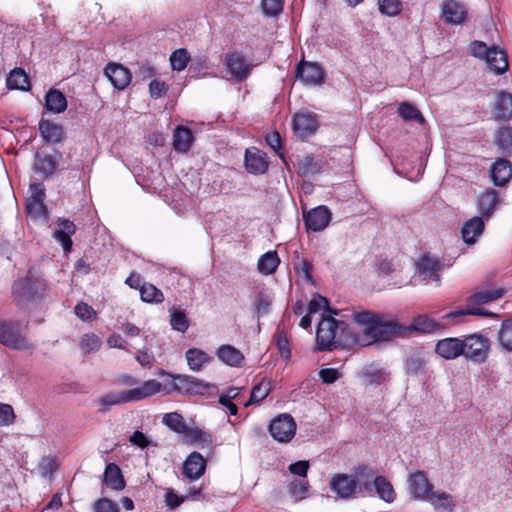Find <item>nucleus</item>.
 <instances>
[{
	"label": "nucleus",
	"mask_w": 512,
	"mask_h": 512,
	"mask_svg": "<svg viewBox=\"0 0 512 512\" xmlns=\"http://www.w3.org/2000/svg\"><path fill=\"white\" fill-rule=\"evenodd\" d=\"M374 469L360 466L354 475L336 474L331 477L329 486L333 493L341 499L355 498L358 495H371V480Z\"/></svg>",
	"instance_id": "f257e3e1"
},
{
	"label": "nucleus",
	"mask_w": 512,
	"mask_h": 512,
	"mask_svg": "<svg viewBox=\"0 0 512 512\" xmlns=\"http://www.w3.org/2000/svg\"><path fill=\"white\" fill-rule=\"evenodd\" d=\"M358 337L347 323L332 316H323L316 331V345L319 351H331L340 345L357 343Z\"/></svg>",
	"instance_id": "f03ea898"
},
{
	"label": "nucleus",
	"mask_w": 512,
	"mask_h": 512,
	"mask_svg": "<svg viewBox=\"0 0 512 512\" xmlns=\"http://www.w3.org/2000/svg\"><path fill=\"white\" fill-rule=\"evenodd\" d=\"M161 388L162 384L158 380L150 379L128 390L105 393L98 399V403L104 409H108L115 405L138 402L157 394Z\"/></svg>",
	"instance_id": "7ed1b4c3"
},
{
	"label": "nucleus",
	"mask_w": 512,
	"mask_h": 512,
	"mask_svg": "<svg viewBox=\"0 0 512 512\" xmlns=\"http://www.w3.org/2000/svg\"><path fill=\"white\" fill-rule=\"evenodd\" d=\"M45 289L41 275L30 269L26 276L16 280L13 284V295L18 301L25 302L40 295Z\"/></svg>",
	"instance_id": "20e7f679"
},
{
	"label": "nucleus",
	"mask_w": 512,
	"mask_h": 512,
	"mask_svg": "<svg viewBox=\"0 0 512 512\" xmlns=\"http://www.w3.org/2000/svg\"><path fill=\"white\" fill-rule=\"evenodd\" d=\"M0 343L14 350H33L34 346L20 333L17 322L0 321Z\"/></svg>",
	"instance_id": "39448f33"
},
{
	"label": "nucleus",
	"mask_w": 512,
	"mask_h": 512,
	"mask_svg": "<svg viewBox=\"0 0 512 512\" xmlns=\"http://www.w3.org/2000/svg\"><path fill=\"white\" fill-rule=\"evenodd\" d=\"M429 353L422 347L411 349L404 359L405 374L412 376H426L428 373Z\"/></svg>",
	"instance_id": "423d86ee"
},
{
	"label": "nucleus",
	"mask_w": 512,
	"mask_h": 512,
	"mask_svg": "<svg viewBox=\"0 0 512 512\" xmlns=\"http://www.w3.org/2000/svg\"><path fill=\"white\" fill-rule=\"evenodd\" d=\"M270 435L278 442H289L295 435L296 423L291 415L281 414L269 425Z\"/></svg>",
	"instance_id": "0eeeda50"
},
{
	"label": "nucleus",
	"mask_w": 512,
	"mask_h": 512,
	"mask_svg": "<svg viewBox=\"0 0 512 512\" xmlns=\"http://www.w3.org/2000/svg\"><path fill=\"white\" fill-rule=\"evenodd\" d=\"M463 355L475 362H484L487 358L489 343L486 338L480 335H471L463 340Z\"/></svg>",
	"instance_id": "6e6552de"
},
{
	"label": "nucleus",
	"mask_w": 512,
	"mask_h": 512,
	"mask_svg": "<svg viewBox=\"0 0 512 512\" xmlns=\"http://www.w3.org/2000/svg\"><path fill=\"white\" fill-rule=\"evenodd\" d=\"M501 205L499 192L492 188H486L476 196L475 206L480 217L489 220Z\"/></svg>",
	"instance_id": "1a4fd4ad"
},
{
	"label": "nucleus",
	"mask_w": 512,
	"mask_h": 512,
	"mask_svg": "<svg viewBox=\"0 0 512 512\" xmlns=\"http://www.w3.org/2000/svg\"><path fill=\"white\" fill-rule=\"evenodd\" d=\"M404 327L394 321L383 322L380 317L377 318L373 327L368 328L366 339L369 343L376 341H388L392 337L401 334Z\"/></svg>",
	"instance_id": "9d476101"
},
{
	"label": "nucleus",
	"mask_w": 512,
	"mask_h": 512,
	"mask_svg": "<svg viewBox=\"0 0 512 512\" xmlns=\"http://www.w3.org/2000/svg\"><path fill=\"white\" fill-rule=\"evenodd\" d=\"M224 63L231 79L243 81L250 75L252 65H250L245 56L239 52L227 53Z\"/></svg>",
	"instance_id": "9b49d317"
},
{
	"label": "nucleus",
	"mask_w": 512,
	"mask_h": 512,
	"mask_svg": "<svg viewBox=\"0 0 512 512\" xmlns=\"http://www.w3.org/2000/svg\"><path fill=\"white\" fill-rule=\"evenodd\" d=\"M408 490L412 498L416 500H427L428 495L433 489V485L423 471L411 472L408 476Z\"/></svg>",
	"instance_id": "f8f14e48"
},
{
	"label": "nucleus",
	"mask_w": 512,
	"mask_h": 512,
	"mask_svg": "<svg viewBox=\"0 0 512 512\" xmlns=\"http://www.w3.org/2000/svg\"><path fill=\"white\" fill-rule=\"evenodd\" d=\"M491 182L496 187H505L512 179V163L506 158H497L488 172Z\"/></svg>",
	"instance_id": "ddd939ff"
},
{
	"label": "nucleus",
	"mask_w": 512,
	"mask_h": 512,
	"mask_svg": "<svg viewBox=\"0 0 512 512\" xmlns=\"http://www.w3.org/2000/svg\"><path fill=\"white\" fill-rule=\"evenodd\" d=\"M209 385L204 381L189 375L173 376V388L180 393L189 395L203 394Z\"/></svg>",
	"instance_id": "4468645a"
},
{
	"label": "nucleus",
	"mask_w": 512,
	"mask_h": 512,
	"mask_svg": "<svg viewBox=\"0 0 512 512\" xmlns=\"http://www.w3.org/2000/svg\"><path fill=\"white\" fill-rule=\"evenodd\" d=\"M303 220L308 230L319 232L324 230L331 221V212L325 206H318L303 214Z\"/></svg>",
	"instance_id": "2eb2a0df"
},
{
	"label": "nucleus",
	"mask_w": 512,
	"mask_h": 512,
	"mask_svg": "<svg viewBox=\"0 0 512 512\" xmlns=\"http://www.w3.org/2000/svg\"><path fill=\"white\" fill-rule=\"evenodd\" d=\"M419 275L427 281H434L437 285L440 283L439 272L443 268L442 262L435 257L423 255L416 263Z\"/></svg>",
	"instance_id": "dca6fc26"
},
{
	"label": "nucleus",
	"mask_w": 512,
	"mask_h": 512,
	"mask_svg": "<svg viewBox=\"0 0 512 512\" xmlns=\"http://www.w3.org/2000/svg\"><path fill=\"white\" fill-rule=\"evenodd\" d=\"M467 16L465 5L456 0H446L441 6V17L451 25L462 24Z\"/></svg>",
	"instance_id": "f3484780"
},
{
	"label": "nucleus",
	"mask_w": 512,
	"mask_h": 512,
	"mask_svg": "<svg viewBox=\"0 0 512 512\" xmlns=\"http://www.w3.org/2000/svg\"><path fill=\"white\" fill-rule=\"evenodd\" d=\"M297 77L308 85H318L324 81V70L317 63L301 62L297 66Z\"/></svg>",
	"instance_id": "a211bd4d"
},
{
	"label": "nucleus",
	"mask_w": 512,
	"mask_h": 512,
	"mask_svg": "<svg viewBox=\"0 0 512 512\" xmlns=\"http://www.w3.org/2000/svg\"><path fill=\"white\" fill-rule=\"evenodd\" d=\"M105 76L111 84L118 90L125 89L131 82V73L129 69L121 64L109 63L104 69Z\"/></svg>",
	"instance_id": "6ab92c4d"
},
{
	"label": "nucleus",
	"mask_w": 512,
	"mask_h": 512,
	"mask_svg": "<svg viewBox=\"0 0 512 512\" xmlns=\"http://www.w3.org/2000/svg\"><path fill=\"white\" fill-rule=\"evenodd\" d=\"M485 221L487 220L480 216H474L463 224L461 235L466 244L472 245L478 241L484 232Z\"/></svg>",
	"instance_id": "aec40b11"
},
{
	"label": "nucleus",
	"mask_w": 512,
	"mask_h": 512,
	"mask_svg": "<svg viewBox=\"0 0 512 512\" xmlns=\"http://www.w3.org/2000/svg\"><path fill=\"white\" fill-rule=\"evenodd\" d=\"M245 167L247 171L252 174L265 173L268 169L266 154L255 147L246 149Z\"/></svg>",
	"instance_id": "412c9836"
},
{
	"label": "nucleus",
	"mask_w": 512,
	"mask_h": 512,
	"mask_svg": "<svg viewBox=\"0 0 512 512\" xmlns=\"http://www.w3.org/2000/svg\"><path fill=\"white\" fill-rule=\"evenodd\" d=\"M206 469V460L198 452H192L184 461L183 475L190 481L200 478Z\"/></svg>",
	"instance_id": "4be33fe9"
},
{
	"label": "nucleus",
	"mask_w": 512,
	"mask_h": 512,
	"mask_svg": "<svg viewBox=\"0 0 512 512\" xmlns=\"http://www.w3.org/2000/svg\"><path fill=\"white\" fill-rule=\"evenodd\" d=\"M292 126L294 132L304 138L317 129V120L310 113H296L292 119Z\"/></svg>",
	"instance_id": "5701e85b"
},
{
	"label": "nucleus",
	"mask_w": 512,
	"mask_h": 512,
	"mask_svg": "<svg viewBox=\"0 0 512 512\" xmlns=\"http://www.w3.org/2000/svg\"><path fill=\"white\" fill-rule=\"evenodd\" d=\"M463 340L458 338H445L437 342L435 351L445 359H455L463 355Z\"/></svg>",
	"instance_id": "b1692460"
},
{
	"label": "nucleus",
	"mask_w": 512,
	"mask_h": 512,
	"mask_svg": "<svg viewBox=\"0 0 512 512\" xmlns=\"http://www.w3.org/2000/svg\"><path fill=\"white\" fill-rule=\"evenodd\" d=\"M485 62L489 70L496 75L505 73L509 67L507 54L495 45L490 47V53Z\"/></svg>",
	"instance_id": "393cba45"
},
{
	"label": "nucleus",
	"mask_w": 512,
	"mask_h": 512,
	"mask_svg": "<svg viewBox=\"0 0 512 512\" xmlns=\"http://www.w3.org/2000/svg\"><path fill=\"white\" fill-rule=\"evenodd\" d=\"M58 229H56L53 233V237L61 243L65 252H69L72 248V240L71 236L76 231L75 224L63 218H58L57 220Z\"/></svg>",
	"instance_id": "a878e982"
},
{
	"label": "nucleus",
	"mask_w": 512,
	"mask_h": 512,
	"mask_svg": "<svg viewBox=\"0 0 512 512\" xmlns=\"http://www.w3.org/2000/svg\"><path fill=\"white\" fill-rule=\"evenodd\" d=\"M375 490L378 497L386 503H392L396 499V492L391 482L384 476L376 475L371 480V492Z\"/></svg>",
	"instance_id": "bb28decb"
},
{
	"label": "nucleus",
	"mask_w": 512,
	"mask_h": 512,
	"mask_svg": "<svg viewBox=\"0 0 512 512\" xmlns=\"http://www.w3.org/2000/svg\"><path fill=\"white\" fill-rule=\"evenodd\" d=\"M493 113L496 119L507 121L512 118L511 93L506 91H500L497 93Z\"/></svg>",
	"instance_id": "cd10ccee"
},
{
	"label": "nucleus",
	"mask_w": 512,
	"mask_h": 512,
	"mask_svg": "<svg viewBox=\"0 0 512 512\" xmlns=\"http://www.w3.org/2000/svg\"><path fill=\"white\" fill-rule=\"evenodd\" d=\"M218 358L229 366L238 367L244 360L242 352L232 345H222L216 352Z\"/></svg>",
	"instance_id": "c85d7f7f"
},
{
	"label": "nucleus",
	"mask_w": 512,
	"mask_h": 512,
	"mask_svg": "<svg viewBox=\"0 0 512 512\" xmlns=\"http://www.w3.org/2000/svg\"><path fill=\"white\" fill-rule=\"evenodd\" d=\"M436 510H443L445 512L453 511L455 507L453 497L444 491H431L427 500Z\"/></svg>",
	"instance_id": "c756f323"
},
{
	"label": "nucleus",
	"mask_w": 512,
	"mask_h": 512,
	"mask_svg": "<svg viewBox=\"0 0 512 512\" xmlns=\"http://www.w3.org/2000/svg\"><path fill=\"white\" fill-rule=\"evenodd\" d=\"M104 483L106 486L113 490H122L125 487V482L121 473L120 468L114 464L109 463L104 471Z\"/></svg>",
	"instance_id": "7c9ffc66"
},
{
	"label": "nucleus",
	"mask_w": 512,
	"mask_h": 512,
	"mask_svg": "<svg viewBox=\"0 0 512 512\" xmlns=\"http://www.w3.org/2000/svg\"><path fill=\"white\" fill-rule=\"evenodd\" d=\"M193 142V135L190 129L178 126L173 135V147L177 152H187Z\"/></svg>",
	"instance_id": "2f4dec72"
},
{
	"label": "nucleus",
	"mask_w": 512,
	"mask_h": 512,
	"mask_svg": "<svg viewBox=\"0 0 512 512\" xmlns=\"http://www.w3.org/2000/svg\"><path fill=\"white\" fill-rule=\"evenodd\" d=\"M39 131L46 142L57 143L63 138L62 126L47 120L39 123Z\"/></svg>",
	"instance_id": "473e14b6"
},
{
	"label": "nucleus",
	"mask_w": 512,
	"mask_h": 512,
	"mask_svg": "<svg viewBox=\"0 0 512 512\" xmlns=\"http://www.w3.org/2000/svg\"><path fill=\"white\" fill-rule=\"evenodd\" d=\"M442 325L435 322L426 315L415 317L409 327H404V331H417L421 333H431L441 328Z\"/></svg>",
	"instance_id": "72a5a7b5"
},
{
	"label": "nucleus",
	"mask_w": 512,
	"mask_h": 512,
	"mask_svg": "<svg viewBox=\"0 0 512 512\" xmlns=\"http://www.w3.org/2000/svg\"><path fill=\"white\" fill-rule=\"evenodd\" d=\"M361 376L365 383L370 385H381L388 381L389 373L384 368H377L372 365L365 367Z\"/></svg>",
	"instance_id": "f704fd0d"
},
{
	"label": "nucleus",
	"mask_w": 512,
	"mask_h": 512,
	"mask_svg": "<svg viewBox=\"0 0 512 512\" xmlns=\"http://www.w3.org/2000/svg\"><path fill=\"white\" fill-rule=\"evenodd\" d=\"M494 142L502 154H510L512 149V128L504 126L495 131Z\"/></svg>",
	"instance_id": "c9c22d12"
},
{
	"label": "nucleus",
	"mask_w": 512,
	"mask_h": 512,
	"mask_svg": "<svg viewBox=\"0 0 512 512\" xmlns=\"http://www.w3.org/2000/svg\"><path fill=\"white\" fill-rule=\"evenodd\" d=\"M9 89L27 91L30 88L28 75L21 68L13 69L6 80Z\"/></svg>",
	"instance_id": "e433bc0d"
},
{
	"label": "nucleus",
	"mask_w": 512,
	"mask_h": 512,
	"mask_svg": "<svg viewBox=\"0 0 512 512\" xmlns=\"http://www.w3.org/2000/svg\"><path fill=\"white\" fill-rule=\"evenodd\" d=\"M185 438L188 443L194 444L201 449L210 447L213 442L212 436L199 428H188Z\"/></svg>",
	"instance_id": "4c0bfd02"
},
{
	"label": "nucleus",
	"mask_w": 512,
	"mask_h": 512,
	"mask_svg": "<svg viewBox=\"0 0 512 512\" xmlns=\"http://www.w3.org/2000/svg\"><path fill=\"white\" fill-rule=\"evenodd\" d=\"M186 359L191 370L201 371L204 365L211 360V357L200 349L191 348L186 352Z\"/></svg>",
	"instance_id": "58836bf2"
},
{
	"label": "nucleus",
	"mask_w": 512,
	"mask_h": 512,
	"mask_svg": "<svg viewBox=\"0 0 512 512\" xmlns=\"http://www.w3.org/2000/svg\"><path fill=\"white\" fill-rule=\"evenodd\" d=\"M45 107L49 111L61 113L67 107V100L60 91L50 90L45 97Z\"/></svg>",
	"instance_id": "ea45409f"
},
{
	"label": "nucleus",
	"mask_w": 512,
	"mask_h": 512,
	"mask_svg": "<svg viewBox=\"0 0 512 512\" xmlns=\"http://www.w3.org/2000/svg\"><path fill=\"white\" fill-rule=\"evenodd\" d=\"M280 264V259L276 251H268L258 260V270L261 274L270 275L275 272Z\"/></svg>",
	"instance_id": "a19ab883"
},
{
	"label": "nucleus",
	"mask_w": 512,
	"mask_h": 512,
	"mask_svg": "<svg viewBox=\"0 0 512 512\" xmlns=\"http://www.w3.org/2000/svg\"><path fill=\"white\" fill-rule=\"evenodd\" d=\"M162 423L177 434H183L188 430L183 416L177 412L167 413L162 418Z\"/></svg>",
	"instance_id": "79ce46f5"
},
{
	"label": "nucleus",
	"mask_w": 512,
	"mask_h": 512,
	"mask_svg": "<svg viewBox=\"0 0 512 512\" xmlns=\"http://www.w3.org/2000/svg\"><path fill=\"white\" fill-rule=\"evenodd\" d=\"M56 162L51 155L38 153L35 156L34 170L46 176L54 173Z\"/></svg>",
	"instance_id": "37998d69"
},
{
	"label": "nucleus",
	"mask_w": 512,
	"mask_h": 512,
	"mask_svg": "<svg viewBox=\"0 0 512 512\" xmlns=\"http://www.w3.org/2000/svg\"><path fill=\"white\" fill-rule=\"evenodd\" d=\"M503 294V289L482 290L472 294L469 298V302L475 305H482L501 298Z\"/></svg>",
	"instance_id": "c03bdc74"
},
{
	"label": "nucleus",
	"mask_w": 512,
	"mask_h": 512,
	"mask_svg": "<svg viewBox=\"0 0 512 512\" xmlns=\"http://www.w3.org/2000/svg\"><path fill=\"white\" fill-rule=\"evenodd\" d=\"M142 301L147 303H161L164 301L163 292L151 283H144L140 287Z\"/></svg>",
	"instance_id": "a18cd8bd"
},
{
	"label": "nucleus",
	"mask_w": 512,
	"mask_h": 512,
	"mask_svg": "<svg viewBox=\"0 0 512 512\" xmlns=\"http://www.w3.org/2000/svg\"><path fill=\"white\" fill-rule=\"evenodd\" d=\"M354 322L361 327L365 337L368 336V328L373 327L377 318V314L370 311L355 312L352 314Z\"/></svg>",
	"instance_id": "49530a36"
},
{
	"label": "nucleus",
	"mask_w": 512,
	"mask_h": 512,
	"mask_svg": "<svg viewBox=\"0 0 512 512\" xmlns=\"http://www.w3.org/2000/svg\"><path fill=\"white\" fill-rule=\"evenodd\" d=\"M299 172L303 176H313L321 172L322 165L313 156H305L298 162Z\"/></svg>",
	"instance_id": "de8ad7c7"
},
{
	"label": "nucleus",
	"mask_w": 512,
	"mask_h": 512,
	"mask_svg": "<svg viewBox=\"0 0 512 512\" xmlns=\"http://www.w3.org/2000/svg\"><path fill=\"white\" fill-rule=\"evenodd\" d=\"M465 315L493 316L494 314L481 307L467 306V308L458 309L446 314L445 316H443V319L446 320L447 322H450L451 320L457 319Z\"/></svg>",
	"instance_id": "09e8293b"
},
{
	"label": "nucleus",
	"mask_w": 512,
	"mask_h": 512,
	"mask_svg": "<svg viewBox=\"0 0 512 512\" xmlns=\"http://www.w3.org/2000/svg\"><path fill=\"white\" fill-rule=\"evenodd\" d=\"M398 114L405 121H416L418 123L424 122L421 112L408 102H402L399 104Z\"/></svg>",
	"instance_id": "8fccbe9b"
},
{
	"label": "nucleus",
	"mask_w": 512,
	"mask_h": 512,
	"mask_svg": "<svg viewBox=\"0 0 512 512\" xmlns=\"http://www.w3.org/2000/svg\"><path fill=\"white\" fill-rule=\"evenodd\" d=\"M271 390V384L268 381H261L259 384L253 387L251 391V395L249 400L244 403V406L247 407L254 403H259L264 400Z\"/></svg>",
	"instance_id": "3c124183"
},
{
	"label": "nucleus",
	"mask_w": 512,
	"mask_h": 512,
	"mask_svg": "<svg viewBox=\"0 0 512 512\" xmlns=\"http://www.w3.org/2000/svg\"><path fill=\"white\" fill-rule=\"evenodd\" d=\"M498 341L502 348L512 352V319L502 322L498 332Z\"/></svg>",
	"instance_id": "603ef678"
},
{
	"label": "nucleus",
	"mask_w": 512,
	"mask_h": 512,
	"mask_svg": "<svg viewBox=\"0 0 512 512\" xmlns=\"http://www.w3.org/2000/svg\"><path fill=\"white\" fill-rule=\"evenodd\" d=\"M190 60L188 51L184 48L174 51L170 56V64L174 71H182Z\"/></svg>",
	"instance_id": "864d4df0"
},
{
	"label": "nucleus",
	"mask_w": 512,
	"mask_h": 512,
	"mask_svg": "<svg viewBox=\"0 0 512 512\" xmlns=\"http://www.w3.org/2000/svg\"><path fill=\"white\" fill-rule=\"evenodd\" d=\"M379 11L386 16L393 17L402 10L400 0H378Z\"/></svg>",
	"instance_id": "5fc2aeb1"
},
{
	"label": "nucleus",
	"mask_w": 512,
	"mask_h": 512,
	"mask_svg": "<svg viewBox=\"0 0 512 512\" xmlns=\"http://www.w3.org/2000/svg\"><path fill=\"white\" fill-rule=\"evenodd\" d=\"M171 327L181 333H184L189 328V321L183 311H174L170 317Z\"/></svg>",
	"instance_id": "6e6d98bb"
},
{
	"label": "nucleus",
	"mask_w": 512,
	"mask_h": 512,
	"mask_svg": "<svg viewBox=\"0 0 512 512\" xmlns=\"http://www.w3.org/2000/svg\"><path fill=\"white\" fill-rule=\"evenodd\" d=\"M101 344V339L94 333L84 334L80 341V346L86 353L97 351Z\"/></svg>",
	"instance_id": "4d7b16f0"
},
{
	"label": "nucleus",
	"mask_w": 512,
	"mask_h": 512,
	"mask_svg": "<svg viewBox=\"0 0 512 512\" xmlns=\"http://www.w3.org/2000/svg\"><path fill=\"white\" fill-rule=\"evenodd\" d=\"M308 482L301 479L293 480L289 486V493L294 496L296 499H304L308 492Z\"/></svg>",
	"instance_id": "13d9d810"
},
{
	"label": "nucleus",
	"mask_w": 512,
	"mask_h": 512,
	"mask_svg": "<svg viewBox=\"0 0 512 512\" xmlns=\"http://www.w3.org/2000/svg\"><path fill=\"white\" fill-rule=\"evenodd\" d=\"M261 9L266 16H277L283 10V0H262Z\"/></svg>",
	"instance_id": "bf43d9fd"
},
{
	"label": "nucleus",
	"mask_w": 512,
	"mask_h": 512,
	"mask_svg": "<svg viewBox=\"0 0 512 512\" xmlns=\"http://www.w3.org/2000/svg\"><path fill=\"white\" fill-rule=\"evenodd\" d=\"M275 342H276V346H277L281 356L284 358H290L291 351L289 348V342H288L287 336L283 330H278L276 332Z\"/></svg>",
	"instance_id": "052dcab7"
},
{
	"label": "nucleus",
	"mask_w": 512,
	"mask_h": 512,
	"mask_svg": "<svg viewBox=\"0 0 512 512\" xmlns=\"http://www.w3.org/2000/svg\"><path fill=\"white\" fill-rule=\"evenodd\" d=\"M26 209L28 214L34 218H46L47 216L44 202L27 200Z\"/></svg>",
	"instance_id": "680f3d73"
},
{
	"label": "nucleus",
	"mask_w": 512,
	"mask_h": 512,
	"mask_svg": "<svg viewBox=\"0 0 512 512\" xmlns=\"http://www.w3.org/2000/svg\"><path fill=\"white\" fill-rule=\"evenodd\" d=\"M470 54L476 58L486 60L490 53V47L482 41H473L469 45Z\"/></svg>",
	"instance_id": "e2e57ef3"
},
{
	"label": "nucleus",
	"mask_w": 512,
	"mask_h": 512,
	"mask_svg": "<svg viewBox=\"0 0 512 512\" xmlns=\"http://www.w3.org/2000/svg\"><path fill=\"white\" fill-rule=\"evenodd\" d=\"M15 414L9 404L0 403V426H9L14 422Z\"/></svg>",
	"instance_id": "0e129e2a"
},
{
	"label": "nucleus",
	"mask_w": 512,
	"mask_h": 512,
	"mask_svg": "<svg viewBox=\"0 0 512 512\" xmlns=\"http://www.w3.org/2000/svg\"><path fill=\"white\" fill-rule=\"evenodd\" d=\"M75 314L78 318H80L83 321L91 320L96 316V313L93 310V308L84 302H80L76 305Z\"/></svg>",
	"instance_id": "69168bd1"
},
{
	"label": "nucleus",
	"mask_w": 512,
	"mask_h": 512,
	"mask_svg": "<svg viewBox=\"0 0 512 512\" xmlns=\"http://www.w3.org/2000/svg\"><path fill=\"white\" fill-rule=\"evenodd\" d=\"M168 91V86L163 81L153 80L149 84V93L153 99L164 96Z\"/></svg>",
	"instance_id": "338daca9"
},
{
	"label": "nucleus",
	"mask_w": 512,
	"mask_h": 512,
	"mask_svg": "<svg viewBox=\"0 0 512 512\" xmlns=\"http://www.w3.org/2000/svg\"><path fill=\"white\" fill-rule=\"evenodd\" d=\"M95 512H119L115 502L108 498L99 499L94 505Z\"/></svg>",
	"instance_id": "774afa93"
}]
</instances>
